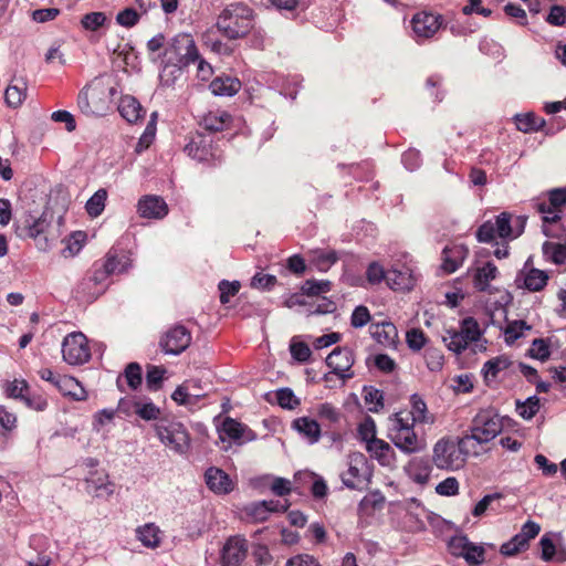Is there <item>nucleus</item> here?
Returning <instances> with one entry per match:
<instances>
[{
    "label": "nucleus",
    "mask_w": 566,
    "mask_h": 566,
    "mask_svg": "<svg viewBox=\"0 0 566 566\" xmlns=\"http://www.w3.org/2000/svg\"><path fill=\"white\" fill-rule=\"evenodd\" d=\"M63 360L72 366L87 363L91 358V350L86 336L81 332L67 334L62 342Z\"/></svg>",
    "instance_id": "6e6552de"
},
{
    "label": "nucleus",
    "mask_w": 566,
    "mask_h": 566,
    "mask_svg": "<svg viewBox=\"0 0 566 566\" xmlns=\"http://www.w3.org/2000/svg\"><path fill=\"white\" fill-rule=\"evenodd\" d=\"M532 263V258H528L524 264V269L517 274L516 282L523 280V286L530 292H539L542 291L548 282V274L535 268H527Z\"/></svg>",
    "instance_id": "6ab92c4d"
},
{
    "label": "nucleus",
    "mask_w": 566,
    "mask_h": 566,
    "mask_svg": "<svg viewBox=\"0 0 566 566\" xmlns=\"http://www.w3.org/2000/svg\"><path fill=\"white\" fill-rule=\"evenodd\" d=\"M371 319L369 310L365 305H358L354 308L350 316V325L355 328L364 327Z\"/></svg>",
    "instance_id": "69168bd1"
},
{
    "label": "nucleus",
    "mask_w": 566,
    "mask_h": 566,
    "mask_svg": "<svg viewBox=\"0 0 566 566\" xmlns=\"http://www.w3.org/2000/svg\"><path fill=\"white\" fill-rule=\"evenodd\" d=\"M157 437L168 448L179 454L188 451L190 437L186 427L176 421H160L155 427Z\"/></svg>",
    "instance_id": "39448f33"
},
{
    "label": "nucleus",
    "mask_w": 566,
    "mask_h": 566,
    "mask_svg": "<svg viewBox=\"0 0 566 566\" xmlns=\"http://www.w3.org/2000/svg\"><path fill=\"white\" fill-rule=\"evenodd\" d=\"M369 333L378 344L384 346H394L398 337L397 327L388 321L370 324Z\"/></svg>",
    "instance_id": "4be33fe9"
},
{
    "label": "nucleus",
    "mask_w": 566,
    "mask_h": 566,
    "mask_svg": "<svg viewBox=\"0 0 566 566\" xmlns=\"http://www.w3.org/2000/svg\"><path fill=\"white\" fill-rule=\"evenodd\" d=\"M29 384L24 379H14L3 384V391L7 398L22 401L29 390Z\"/></svg>",
    "instance_id": "c03bdc74"
},
{
    "label": "nucleus",
    "mask_w": 566,
    "mask_h": 566,
    "mask_svg": "<svg viewBox=\"0 0 566 566\" xmlns=\"http://www.w3.org/2000/svg\"><path fill=\"white\" fill-rule=\"evenodd\" d=\"M285 566H322L319 562L312 555L308 554H297L295 556L290 557Z\"/></svg>",
    "instance_id": "774afa93"
},
{
    "label": "nucleus",
    "mask_w": 566,
    "mask_h": 566,
    "mask_svg": "<svg viewBox=\"0 0 566 566\" xmlns=\"http://www.w3.org/2000/svg\"><path fill=\"white\" fill-rule=\"evenodd\" d=\"M367 460L364 454L357 453L349 458L348 469L340 474L343 484L350 490L361 488L366 480Z\"/></svg>",
    "instance_id": "4468645a"
},
{
    "label": "nucleus",
    "mask_w": 566,
    "mask_h": 566,
    "mask_svg": "<svg viewBox=\"0 0 566 566\" xmlns=\"http://www.w3.org/2000/svg\"><path fill=\"white\" fill-rule=\"evenodd\" d=\"M386 282L394 291H409L415 285V279L408 269H392L387 272Z\"/></svg>",
    "instance_id": "c85d7f7f"
},
{
    "label": "nucleus",
    "mask_w": 566,
    "mask_h": 566,
    "mask_svg": "<svg viewBox=\"0 0 566 566\" xmlns=\"http://www.w3.org/2000/svg\"><path fill=\"white\" fill-rule=\"evenodd\" d=\"M133 405L135 413L144 420H156L160 415V409L151 401L135 400Z\"/></svg>",
    "instance_id": "4d7b16f0"
},
{
    "label": "nucleus",
    "mask_w": 566,
    "mask_h": 566,
    "mask_svg": "<svg viewBox=\"0 0 566 566\" xmlns=\"http://www.w3.org/2000/svg\"><path fill=\"white\" fill-rule=\"evenodd\" d=\"M463 336V338L467 340L468 344L472 342H476L481 336V331L478 322L469 316L461 321V326L459 329Z\"/></svg>",
    "instance_id": "864d4df0"
},
{
    "label": "nucleus",
    "mask_w": 566,
    "mask_h": 566,
    "mask_svg": "<svg viewBox=\"0 0 566 566\" xmlns=\"http://www.w3.org/2000/svg\"><path fill=\"white\" fill-rule=\"evenodd\" d=\"M447 546L453 557L463 558L469 566H480L485 560L483 545L471 542L467 535H453Z\"/></svg>",
    "instance_id": "0eeeda50"
},
{
    "label": "nucleus",
    "mask_w": 566,
    "mask_h": 566,
    "mask_svg": "<svg viewBox=\"0 0 566 566\" xmlns=\"http://www.w3.org/2000/svg\"><path fill=\"white\" fill-rule=\"evenodd\" d=\"M316 415L323 423L327 422L328 424H335L339 422L342 418L339 409L329 402L318 405L316 408Z\"/></svg>",
    "instance_id": "8fccbe9b"
},
{
    "label": "nucleus",
    "mask_w": 566,
    "mask_h": 566,
    "mask_svg": "<svg viewBox=\"0 0 566 566\" xmlns=\"http://www.w3.org/2000/svg\"><path fill=\"white\" fill-rule=\"evenodd\" d=\"M331 289H332V283L328 280H321V281L306 280L303 283L301 291L303 294H305L307 296H317V295H321L322 293L329 292Z\"/></svg>",
    "instance_id": "5fc2aeb1"
},
{
    "label": "nucleus",
    "mask_w": 566,
    "mask_h": 566,
    "mask_svg": "<svg viewBox=\"0 0 566 566\" xmlns=\"http://www.w3.org/2000/svg\"><path fill=\"white\" fill-rule=\"evenodd\" d=\"M160 56V83L172 86L181 77L186 69L199 59V50L189 33L172 36Z\"/></svg>",
    "instance_id": "f257e3e1"
},
{
    "label": "nucleus",
    "mask_w": 566,
    "mask_h": 566,
    "mask_svg": "<svg viewBox=\"0 0 566 566\" xmlns=\"http://www.w3.org/2000/svg\"><path fill=\"white\" fill-rule=\"evenodd\" d=\"M205 481L210 491L216 494H229L234 489V483L222 469L210 467L205 472Z\"/></svg>",
    "instance_id": "a211bd4d"
},
{
    "label": "nucleus",
    "mask_w": 566,
    "mask_h": 566,
    "mask_svg": "<svg viewBox=\"0 0 566 566\" xmlns=\"http://www.w3.org/2000/svg\"><path fill=\"white\" fill-rule=\"evenodd\" d=\"M248 552V542L245 538L230 537L221 552V566H240Z\"/></svg>",
    "instance_id": "dca6fc26"
},
{
    "label": "nucleus",
    "mask_w": 566,
    "mask_h": 566,
    "mask_svg": "<svg viewBox=\"0 0 566 566\" xmlns=\"http://www.w3.org/2000/svg\"><path fill=\"white\" fill-rule=\"evenodd\" d=\"M443 18L440 14L421 11L411 19V28L417 42L432 38L442 27Z\"/></svg>",
    "instance_id": "f8f14e48"
},
{
    "label": "nucleus",
    "mask_w": 566,
    "mask_h": 566,
    "mask_svg": "<svg viewBox=\"0 0 566 566\" xmlns=\"http://www.w3.org/2000/svg\"><path fill=\"white\" fill-rule=\"evenodd\" d=\"M469 438L453 439L444 437L439 439L432 449V463L440 470L455 471L461 469L469 454Z\"/></svg>",
    "instance_id": "7ed1b4c3"
},
{
    "label": "nucleus",
    "mask_w": 566,
    "mask_h": 566,
    "mask_svg": "<svg viewBox=\"0 0 566 566\" xmlns=\"http://www.w3.org/2000/svg\"><path fill=\"white\" fill-rule=\"evenodd\" d=\"M120 116L128 123H137L145 115V111L138 99L132 95H124L118 103Z\"/></svg>",
    "instance_id": "5701e85b"
},
{
    "label": "nucleus",
    "mask_w": 566,
    "mask_h": 566,
    "mask_svg": "<svg viewBox=\"0 0 566 566\" xmlns=\"http://www.w3.org/2000/svg\"><path fill=\"white\" fill-rule=\"evenodd\" d=\"M216 25L229 40L244 38L253 28V10L242 2L230 3L219 14Z\"/></svg>",
    "instance_id": "f03ea898"
},
{
    "label": "nucleus",
    "mask_w": 566,
    "mask_h": 566,
    "mask_svg": "<svg viewBox=\"0 0 566 566\" xmlns=\"http://www.w3.org/2000/svg\"><path fill=\"white\" fill-rule=\"evenodd\" d=\"M511 366V360L506 356H497L484 363L482 373L486 381L493 380L497 377L500 371L507 369Z\"/></svg>",
    "instance_id": "e433bc0d"
},
{
    "label": "nucleus",
    "mask_w": 566,
    "mask_h": 566,
    "mask_svg": "<svg viewBox=\"0 0 566 566\" xmlns=\"http://www.w3.org/2000/svg\"><path fill=\"white\" fill-rule=\"evenodd\" d=\"M137 538L143 543L144 546L149 548H156L160 544L159 528L148 523L137 528Z\"/></svg>",
    "instance_id": "ea45409f"
},
{
    "label": "nucleus",
    "mask_w": 566,
    "mask_h": 566,
    "mask_svg": "<svg viewBox=\"0 0 566 566\" xmlns=\"http://www.w3.org/2000/svg\"><path fill=\"white\" fill-rule=\"evenodd\" d=\"M113 255L105 260L102 264L95 263L93 265L92 271L86 274L90 280H92L96 285H102L106 287V280L109 275L114 274L115 265H113Z\"/></svg>",
    "instance_id": "c9c22d12"
},
{
    "label": "nucleus",
    "mask_w": 566,
    "mask_h": 566,
    "mask_svg": "<svg viewBox=\"0 0 566 566\" xmlns=\"http://www.w3.org/2000/svg\"><path fill=\"white\" fill-rule=\"evenodd\" d=\"M275 398L277 405L281 408L287 410H293L301 403L300 399L294 395L293 390L289 387L277 389L275 391Z\"/></svg>",
    "instance_id": "6e6d98bb"
},
{
    "label": "nucleus",
    "mask_w": 566,
    "mask_h": 566,
    "mask_svg": "<svg viewBox=\"0 0 566 566\" xmlns=\"http://www.w3.org/2000/svg\"><path fill=\"white\" fill-rule=\"evenodd\" d=\"M364 400L371 412H378L384 408V392L373 386L364 387Z\"/></svg>",
    "instance_id": "49530a36"
},
{
    "label": "nucleus",
    "mask_w": 566,
    "mask_h": 566,
    "mask_svg": "<svg viewBox=\"0 0 566 566\" xmlns=\"http://www.w3.org/2000/svg\"><path fill=\"white\" fill-rule=\"evenodd\" d=\"M531 328L532 326L523 319H516L507 323L504 329L505 343L507 345L514 344L524 335L525 331H530Z\"/></svg>",
    "instance_id": "37998d69"
},
{
    "label": "nucleus",
    "mask_w": 566,
    "mask_h": 566,
    "mask_svg": "<svg viewBox=\"0 0 566 566\" xmlns=\"http://www.w3.org/2000/svg\"><path fill=\"white\" fill-rule=\"evenodd\" d=\"M277 280L275 275L256 273L251 280V286L253 289L270 291L274 287Z\"/></svg>",
    "instance_id": "338daca9"
},
{
    "label": "nucleus",
    "mask_w": 566,
    "mask_h": 566,
    "mask_svg": "<svg viewBox=\"0 0 566 566\" xmlns=\"http://www.w3.org/2000/svg\"><path fill=\"white\" fill-rule=\"evenodd\" d=\"M106 291L105 286L96 285L84 276L73 290L74 297L81 302L92 303Z\"/></svg>",
    "instance_id": "b1692460"
},
{
    "label": "nucleus",
    "mask_w": 566,
    "mask_h": 566,
    "mask_svg": "<svg viewBox=\"0 0 566 566\" xmlns=\"http://www.w3.org/2000/svg\"><path fill=\"white\" fill-rule=\"evenodd\" d=\"M469 250L464 244H452L442 251V270L451 274L455 272L468 256Z\"/></svg>",
    "instance_id": "aec40b11"
},
{
    "label": "nucleus",
    "mask_w": 566,
    "mask_h": 566,
    "mask_svg": "<svg viewBox=\"0 0 566 566\" xmlns=\"http://www.w3.org/2000/svg\"><path fill=\"white\" fill-rule=\"evenodd\" d=\"M406 342L411 350H420L427 342L424 333L420 328H411L406 334Z\"/></svg>",
    "instance_id": "680f3d73"
},
{
    "label": "nucleus",
    "mask_w": 566,
    "mask_h": 566,
    "mask_svg": "<svg viewBox=\"0 0 566 566\" xmlns=\"http://www.w3.org/2000/svg\"><path fill=\"white\" fill-rule=\"evenodd\" d=\"M50 227L51 222L45 212L39 218L33 219L29 216L25 220V235L32 238L39 250L46 251L50 249Z\"/></svg>",
    "instance_id": "ddd939ff"
},
{
    "label": "nucleus",
    "mask_w": 566,
    "mask_h": 566,
    "mask_svg": "<svg viewBox=\"0 0 566 566\" xmlns=\"http://www.w3.org/2000/svg\"><path fill=\"white\" fill-rule=\"evenodd\" d=\"M497 268L493 262H486L478 268L473 275L474 287L479 292H490V282L497 276Z\"/></svg>",
    "instance_id": "2f4dec72"
},
{
    "label": "nucleus",
    "mask_w": 566,
    "mask_h": 566,
    "mask_svg": "<svg viewBox=\"0 0 566 566\" xmlns=\"http://www.w3.org/2000/svg\"><path fill=\"white\" fill-rule=\"evenodd\" d=\"M137 212L142 218L159 220L168 214L169 208L163 197L145 195L138 200Z\"/></svg>",
    "instance_id": "2eb2a0df"
},
{
    "label": "nucleus",
    "mask_w": 566,
    "mask_h": 566,
    "mask_svg": "<svg viewBox=\"0 0 566 566\" xmlns=\"http://www.w3.org/2000/svg\"><path fill=\"white\" fill-rule=\"evenodd\" d=\"M232 123V116L223 109L208 112L202 118V126L209 132H222Z\"/></svg>",
    "instance_id": "a878e982"
},
{
    "label": "nucleus",
    "mask_w": 566,
    "mask_h": 566,
    "mask_svg": "<svg viewBox=\"0 0 566 566\" xmlns=\"http://www.w3.org/2000/svg\"><path fill=\"white\" fill-rule=\"evenodd\" d=\"M166 369L163 366L150 365L147 367L146 384L149 390H158L164 380Z\"/></svg>",
    "instance_id": "bf43d9fd"
},
{
    "label": "nucleus",
    "mask_w": 566,
    "mask_h": 566,
    "mask_svg": "<svg viewBox=\"0 0 566 566\" xmlns=\"http://www.w3.org/2000/svg\"><path fill=\"white\" fill-rule=\"evenodd\" d=\"M244 512L254 523H263L270 517L265 500L248 504Z\"/></svg>",
    "instance_id": "09e8293b"
},
{
    "label": "nucleus",
    "mask_w": 566,
    "mask_h": 566,
    "mask_svg": "<svg viewBox=\"0 0 566 566\" xmlns=\"http://www.w3.org/2000/svg\"><path fill=\"white\" fill-rule=\"evenodd\" d=\"M140 14L133 8H125L116 15V22L125 28H133L138 23Z\"/></svg>",
    "instance_id": "0e129e2a"
},
{
    "label": "nucleus",
    "mask_w": 566,
    "mask_h": 566,
    "mask_svg": "<svg viewBox=\"0 0 566 566\" xmlns=\"http://www.w3.org/2000/svg\"><path fill=\"white\" fill-rule=\"evenodd\" d=\"M502 429V419L497 412L494 409H483L472 420L471 434H465L464 438H469V443L473 440L482 444L493 440Z\"/></svg>",
    "instance_id": "20e7f679"
},
{
    "label": "nucleus",
    "mask_w": 566,
    "mask_h": 566,
    "mask_svg": "<svg viewBox=\"0 0 566 566\" xmlns=\"http://www.w3.org/2000/svg\"><path fill=\"white\" fill-rule=\"evenodd\" d=\"M191 333L184 325H175L165 332L159 340L160 349L167 355H180L191 343Z\"/></svg>",
    "instance_id": "9b49d317"
},
{
    "label": "nucleus",
    "mask_w": 566,
    "mask_h": 566,
    "mask_svg": "<svg viewBox=\"0 0 566 566\" xmlns=\"http://www.w3.org/2000/svg\"><path fill=\"white\" fill-rule=\"evenodd\" d=\"M389 438L399 450L407 454L419 452L423 448L413 427H405L395 433H389Z\"/></svg>",
    "instance_id": "f3484780"
},
{
    "label": "nucleus",
    "mask_w": 566,
    "mask_h": 566,
    "mask_svg": "<svg viewBox=\"0 0 566 566\" xmlns=\"http://www.w3.org/2000/svg\"><path fill=\"white\" fill-rule=\"evenodd\" d=\"M326 365L332 369L324 376L326 381L331 380L332 375H336L345 382L354 377V373L350 370L354 365V352L347 347H336L327 356Z\"/></svg>",
    "instance_id": "9d476101"
},
{
    "label": "nucleus",
    "mask_w": 566,
    "mask_h": 566,
    "mask_svg": "<svg viewBox=\"0 0 566 566\" xmlns=\"http://www.w3.org/2000/svg\"><path fill=\"white\" fill-rule=\"evenodd\" d=\"M528 547L526 541L520 533L514 535L510 541L503 543L500 547V553L504 556H514Z\"/></svg>",
    "instance_id": "de8ad7c7"
},
{
    "label": "nucleus",
    "mask_w": 566,
    "mask_h": 566,
    "mask_svg": "<svg viewBox=\"0 0 566 566\" xmlns=\"http://www.w3.org/2000/svg\"><path fill=\"white\" fill-rule=\"evenodd\" d=\"M57 390L74 401H84L87 399V392L84 387L72 376H65L59 379Z\"/></svg>",
    "instance_id": "72a5a7b5"
},
{
    "label": "nucleus",
    "mask_w": 566,
    "mask_h": 566,
    "mask_svg": "<svg viewBox=\"0 0 566 566\" xmlns=\"http://www.w3.org/2000/svg\"><path fill=\"white\" fill-rule=\"evenodd\" d=\"M27 97V84L19 80L17 83L11 84L4 92V101L10 107L20 106Z\"/></svg>",
    "instance_id": "4c0bfd02"
},
{
    "label": "nucleus",
    "mask_w": 566,
    "mask_h": 566,
    "mask_svg": "<svg viewBox=\"0 0 566 566\" xmlns=\"http://www.w3.org/2000/svg\"><path fill=\"white\" fill-rule=\"evenodd\" d=\"M542 251L546 261L556 265L566 264V244L545 241L543 243Z\"/></svg>",
    "instance_id": "f704fd0d"
},
{
    "label": "nucleus",
    "mask_w": 566,
    "mask_h": 566,
    "mask_svg": "<svg viewBox=\"0 0 566 566\" xmlns=\"http://www.w3.org/2000/svg\"><path fill=\"white\" fill-rule=\"evenodd\" d=\"M539 547H541V558L544 562H552V560H556L558 563L566 562V549L556 547L554 539H553V534H551V533L544 534L539 539Z\"/></svg>",
    "instance_id": "bb28decb"
},
{
    "label": "nucleus",
    "mask_w": 566,
    "mask_h": 566,
    "mask_svg": "<svg viewBox=\"0 0 566 566\" xmlns=\"http://www.w3.org/2000/svg\"><path fill=\"white\" fill-rule=\"evenodd\" d=\"M411 411L408 413L412 419V422L427 423V403L417 394H413L410 398Z\"/></svg>",
    "instance_id": "3c124183"
},
{
    "label": "nucleus",
    "mask_w": 566,
    "mask_h": 566,
    "mask_svg": "<svg viewBox=\"0 0 566 566\" xmlns=\"http://www.w3.org/2000/svg\"><path fill=\"white\" fill-rule=\"evenodd\" d=\"M366 450L382 467H394L396 463L395 450L385 440L374 439L368 441Z\"/></svg>",
    "instance_id": "412c9836"
},
{
    "label": "nucleus",
    "mask_w": 566,
    "mask_h": 566,
    "mask_svg": "<svg viewBox=\"0 0 566 566\" xmlns=\"http://www.w3.org/2000/svg\"><path fill=\"white\" fill-rule=\"evenodd\" d=\"M514 120L516 128L523 133L536 132L545 124V120L534 113L516 114Z\"/></svg>",
    "instance_id": "58836bf2"
},
{
    "label": "nucleus",
    "mask_w": 566,
    "mask_h": 566,
    "mask_svg": "<svg viewBox=\"0 0 566 566\" xmlns=\"http://www.w3.org/2000/svg\"><path fill=\"white\" fill-rule=\"evenodd\" d=\"M432 461L426 458L413 459L409 464V475L413 482L424 485L429 482L432 472Z\"/></svg>",
    "instance_id": "473e14b6"
},
{
    "label": "nucleus",
    "mask_w": 566,
    "mask_h": 566,
    "mask_svg": "<svg viewBox=\"0 0 566 566\" xmlns=\"http://www.w3.org/2000/svg\"><path fill=\"white\" fill-rule=\"evenodd\" d=\"M211 93L216 96H233L241 88V82L231 76H218L209 85Z\"/></svg>",
    "instance_id": "cd10ccee"
},
{
    "label": "nucleus",
    "mask_w": 566,
    "mask_h": 566,
    "mask_svg": "<svg viewBox=\"0 0 566 566\" xmlns=\"http://www.w3.org/2000/svg\"><path fill=\"white\" fill-rule=\"evenodd\" d=\"M123 376L132 390H137L140 387L143 375L142 367L138 363H129L126 366Z\"/></svg>",
    "instance_id": "13d9d810"
},
{
    "label": "nucleus",
    "mask_w": 566,
    "mask_h": 566,
    "mask_svg": "<svg viewBox=\"0 0 566 566\" xmlns=\"http://www.w3.org/2000/svg\"><path fill=\"white\" fill-rule=\"evenodd\" d=\"M292 428L302 434L311 444L318 442L321 424L310 417H300L292 422Z\"/></svg>",
    "instance_id": "393cba45"
},
{
    "label": "nucleus",
    "mask_w": 566,
    "mask_h": 566,
    "mask_svg": "<svg viewBox=\"0 0 566 566\" xmlns=\"http://www.w3.org/2000/svg\"><path fill=\"white\" fill-rule=\"evenodd\" d=\"M476 240L481 243H491L497 237L495 224L492 220L483 222L475 232Z\"/></svg>",
    "instance_id": "052dcab7"
},
{
    "label": "nucleus",
    "mask_w": 566,
    "mask_h": 566,
    "mask_svg": "<svg viewBox=\"0 0 566 566\" xmlns=\"http://www.w3.org/2000/svg\"><path fill=\"white\" fill-rule=\"evenodd\" d=\"M517 221L520 222V229L515 234H513V229L511 226V214L509 212H502L499 216H496L495 222L493 223L495 224V231L497 233V237L504 240L518 237L524 230L526 219L520 217Z\"/></svg>",
    "instance_id": "7c9ffc66"
},
{
    "label": "nucleus",
    "mask_w": 566,
    "mask_h": 566,
    "mask_svg": "<svg viewBox=\"0 0 566 566\" xmlns=\"http://www.w3.org/2000/svg\"><path fill=\"white\" fill-rule=\"evenodd\" d=\"M442 340L448 349L455 354H461L467 349L469 345L463 338L461 332L453 328L446 331L444 335L442 336Z\"/></svg>",
    "instance_id": "a19ab883"
},
{
    "label": "nucleus",
    "mask_w": 566,
    "mask_h": 566,
    "mask_svg": "<svg viewBox=\"0 0 566 566\" xmlns=\"http://www.w3.org/2000/svg\"><path fill=\"white\" fill-rule=\"evenodd\" d=\"M184 150L192 159L209 166H217L222 161L221 154L213 148L212 139L201 134L192 136Z\"/></svg>",
    "instance_id": "1a4fd4ad"
},
{
    "label": "nucleus",
    "mask_w": 566,
    "mask_h": 566,
    "mask_svg": "<svg viewBox=\"0 0 566 566\" xmlns=\"http://www.w3.org/2000/svg\"><path fill=\"white\" fill-rule=\"evenodd\" d=\"M107 199V191L105 189H98L85 205L86 212L90 217L96 218L102 214L105 209V202Z\"/></svg>",
    "instance_id": "79ce46f5"
},
{
    "label": "nucleus",
    "mask_w": 566,
    "mask_h": 566,
    "mask_svg": "<svg viewBox=\"0 0 566 566\" xmlns=\"http://www.w3.org/2000/svg\"><path fill=\"white\" fill-rule=\"evenodd\" d=\"M534 209L542 214L543 223H556L562 219V212L566 207V188H555L547 192L546 198H537L533 203Z\"/></svg>",
    "instance_id": "423d86ee"
},
{
    "label": "nucleus",
    "mask_w": 566,
    "mask_h": 566,
    "mask_svg": "<svg viewBox=\"0 0 566 566\" xmlns=\"http://www.w3.org/2000/svg\"><path fill=\"white\" fill-rule=\"evenodd\" d=\"M106 21L104 12H90L83 15L81 23L84 29L90 31H96Z\"/></svg>",
    "instance_id": "e2e57ef3"
},
{
    "label": "nucleus",
    "mask_w": 566,
    "mask_h": 566,
    "mask_svg": "<svg viewBox=\"0 0 566 566\" xmlns=\"http://www.w3.org/2000/svg\"><path fill=\"white\" fill-rule=\"evenodd\" d=\"M527 355L534 359L545 361L551 356L549 339L535 338L527 352Z\"/></svg>",
    "instance_id": "603ef678"
},
{
    "label": "nucleus",
    "mask_w": 566,
    "mask_h": 566,
    "mask_svg": "<svg viewBox=\"0 0 566 566\" xmlns=\"http://www.w3.org/2000/svg\"><path fill=\"white\" fill-rule=\"evenodd\" d=\"M221 431L230 439L238 441L244 438L248 441L255 439V433L247 426L234 420L233 418L227 417L221 426Z\"/></svg>",
    "instance_id": "c756f323"
},
{
    "label": "nucleus",
    "mask_w": 566,
    "mask_h": 566,
    "mask_svg": "<svg viewBox=\"0 0 566 566\" xmlns=\"http://www.w3.org/2000/svg\"><path fill=\"white\" fill-rule=\"evenodd\" d=\"M541 402L537 396L528 397L525 401L516 400V412L525 420H531L539 410Z\"/></svg>",
    "instance_id": "a18cd8bd"
}]
</instances>
